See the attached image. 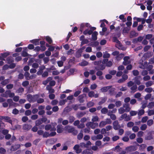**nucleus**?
Instances as JSON below:
<instances>
[{"instance_id": "obj_1", "label": "nucleus", "mask_w": 154, "mask_h": 154, "mask_svg": "<svg viewBox=\"0 0 154 154\" xmlns=\"http://www.w3.org/2000/svg\"><path fill=\"white\" fill-rule=\"evenodd\" d=\"M94 65L96 66L95 67V69L96 70L103 71L106 68V66L102 63V61L99 60L98 61H95L94 62Z\"/></svg>"}, {"instance_id": "obj_2", "label": "nucleus", "mask_w": 154, "mask_h": 154, "mask_svg": "<svg viewBox=\"0 0 154 154\" xmlns=\"http://www.w3.org/2000/svg\"><path fill=\"white\" fill-rule=\"evenodd\" d=\"M40 96L38 94H36L33 95L31 94H28L27 96V97L28 100L30 102H35L36 101L39 97Z\"/></svg>"}, {"instance_id": "obj_3", "label": "nucleus", "mask_w": 154, "mask_h": 154, "mask_svg": "<svg viewBox=\"0 0 154 154\" xmlns=\"http://www.w3.org/2000/svg\"><path fill=\"white\" fill-rule=\"evenodd\" d=\"M137 147L136 146H131L126 148L125 149L127 152L134 151L137 150Z\"/></svg>"}, {"instance_id": "obj_4", "label": "nucleus", "mask_w": 154, "mask_h": 154, "mask_svg": "<svg viewBox=\"0 0 154 154\" xmlns=\"http://www.w3.org/2000/svg\"><path fill=\"white\" fill-rule=\"evenodd\" d=\"M113 127L114 129L117 130L121 128L120 125L118 120L114 121L113 123Z\"/></svg>"}, {"instance_id": "obj_5", "label": "nucleus", "mask_w": 154, "mask_h": 154, "mask_svg": "<svg viewBox=\"0 0 154 154\" xmlns=\"http://www.w3.org/2000/svg\"><path fill=\"white\" fill-rule=\"evenodd\" d=\"M91 144V142L90 141H88L86 143L84 142H82L80 143V145L82 147H85L88 148L89 146Z\"/></svg>"}, {"instance_id": "obj_6", "label": "nucleus", "mask_w": 154, "mask_h": 154, "mask_svg": "<svg viewBox=\"0 0 154 154\" xmlns=\"http://www.w3.org/2000/svg\"><path fill=\"white\" fill-rule=\"evenodd\" d=\"M90 25L89 23H86V24L82 23L81 24L80 27L79 31L81 32V33L82 32L84 28L85 27H90Z\"/></svg>"}, {"instance_id": "obj_7", "label": "nucleus", "mask_w": 154, "mask_h": 154, "mask_svg": "<svg viewBox=\"0 0 154 154\" xmlns=\"http://www.w3.org/2000/svg\"><path fill=\"white\" fill-rule=\"evenodd\" d=\"M120 120L125 119V120L127 121L130 120L131 119L130 117L128 116H127L126 113H124L122 114L120 117Z\"/></svg>"}, {"instance_id": "obj_8", "label": "nucleus", "mask_w": 154, "mask_h": 154, "mask_svg": "<svg viewBox=\"0 0 154 154\" xmlns=\"http://www.w3.org/2000/svg\"><path fill=\"white\" fill-rule=\"evenodd\" d=\"M32 126L31 125L27 124H24L23 125V130L28 131L32 128Z\"/></svg>"}, {"instance_id": "obj_9", "label": "nucleus", "mask_w": 154, "mask_h": 154, "mask_svg": "<svg viewBox=\"0 0 154 154\" xmlns=\"http://www.w3.org/2000/svg\"><path fill=\"white\" fill-rule=\"evenodd\" d=\"M73 149L75 151V152L79 154L81 152L82 149L79 148V146L78 144L75 145L73 148Z\"/></svg>"}, {"instance_id": "obj_10", "label": "nucleus", "mask_w": 154, "mask_h": 154, "mask_svg": "<svg viewBox=\"0 0 154 154\" xmlns=\"http://www.w3.org/2000/svg\"><path fill=\"white\" fill-rule=\"evenodd\" d=\"M45 69V66L43 65L39 67V70L37 72V74L38 75H41L43 72V70Z\"/></svg>"}, {"instance_id": "obj_11", "label": "nucleus", "mask_w": 154, "mask_h": 154, "mask_svg": "<svg viewBox=\"0 0 154 154\" xmlns=\"http://www.w3.org/2000/svg\"><path fill=\"white\" fill-rule=\"evenodd\" d=\"M123 108H125L124 109L125 111V112H128L130 111L131 108L130 107V105L129 103H126L124 104L123 105Z\"/></svg>"}, {"instance_id": "obj_12", "label": "nucleus", "mask_w": 154, "mask_h": 154, "mask_svg": "<svg viewBox=\"0 0 154 154\" xmlns=\"http://www.w3.org/2000/svg\"><path fill=\"white\" fill-rule=\"evenodd\" d=\"M152 35L151 34H148L146 35L145 38L146 39H151L150 40V42L151 44L152 43V41L154 40V38H152Z\"/></svg>"}, {"instance_id": "obj_13", "label": "nucleus", "mask_w": 154, "mask_h": 154, "mask_svg": "<svg viewBox=\"0 0 154 154\" xmlns=\"http://www.w3.org/2000/svg\"><path fill=\"white\" fill-rule=\"evenodd\" d=\"M85 95V94H83L79 96L78 97V100L80 103H82L84 102L85 100L84 99V98Z\"/></svg>"}, {"instance_id": "obj_14", "label": "nucleus", "mask_w": 154, "mask_h": 154, "mask_svg": "<svg viewBox=\"0 0 154 154\" xmlns=\"http://www.w3.org/2000/svg\"><path fill=\"white\" fill-rule=\"evenodd\" d=\"M92 39L93 41H96L97 39V35L98 32L96 31H94L92 34Z\"/></svg>"}, {"instance_id": "obj_15", "label": "nucleus", "mask_w": 154, "mask_h": 154, "mask_svg": "<svg viewBox=\"0 0 154 154\" xmlns=\"http://www.w3.org/2000/svg\"><path fill=\"white\" fill-rule=\"evenodd\" d=\"M153 53L152 52H148L144 54L143 56L146 58H149L152 56Z\"/></svg>"}, {"instance_id": "obj_16", "label": "nucleus", "mask_w": 154, "mask_h": 154, "mask_svg": "<svg viewBox=\"0 0 154 154\" xmlns=\"http://www.w3.org/2000/svg\"><path fill=\"white\" fill-rule=\"evenodd\" d=\"M40 40L39 39H34L30 41V42L35 45H39V41Z\"/></svg>"}, {"instance_id": "obj_17", "label": "nucleus", "mask_w": 154, "mask_h": 154, "mask_svg": "<svg viewBox=\"0 0 154 154\" xmlns=\"http://www.w3.org/2000/svg\"><path fill=\"white\" fill-rule=\"evenodd\" d=\"M82 52V50L80 49L77 51L76 52L75 57L77 58H79L81 56V54Z\"/></svg>"}, {"instance_id": "obj_18", "label": "nucleus", "mask_w": 154, "mask_h": 154, "mask_svg": "<svg viewBox=\"0 0 154 154\" xmlns=\"http://www.w3.org/2000/svg\"><path fill=\"white\" fill-rule=\"evenodd\" d=\"M136 146H139V149L140 150H143L146 147V145L145 144H142L141 145H139L138 143H137Z\"/></svg>"}, {"instance_id": "obj_19", "label": "nucleus", "mask_w": 154, "mask_h": 154, "mask_svg": "<svg viewBox=\"0 0 154 154\" xmlns=\"http://www.w3.org/2000/svg\"><path fill=\"white\" fill-rule=\"evenodd\" d=\"M24 50L22 51V56L23 57H26L28 56V54L26 51L27 50V48L26 47H25L23 48Z\"/></svg>"}, {"instance_id": "obj_20", "label": "nucleus", "mask_w": 154, "mask_h": 154, "mask_svg": "<svg viewBox=\"0 0 154 154\" xmlns=\"http://www.w3.org/2000/svg\"><path fill=\"white\" fill-rule=\"evenodd\" d=\"M83 33L84 35H85L87 34L91 35L92 34V32L91 30H89L88 29H86L83 32Z\"/></svg>"}, {"instance_id": "obj_21", "label": "nucleus", "mask_w": 154, "mask_h": 154, "mask_svg": "<svg viewBox=\"0 0 154 154\" xmlns=\"http://www.w3.org/2000/svg\"><path fill=\"white\" fill-rule=\"evenodd\" d=\"M111 88L110 86L104 87L100 89L101 91L103 92H106Z\"/></svg>"}, {"instance_id": "obj_22", "label": "nucleus", "mask_w": 154, "mask_h": 154, "mask_svg": "<svg viewBox=\"0 0 154 154\" xmlns=\"http://www.w3.org/2000/svg\"><path fill=\"white\" fill-rule=\"evenodd\" d=\"M4 119L5 120V122L10 123L11 125L12 124V121L11 119V118L9 117L8 116H5Z\"/></svg>"}, {"instance_id": "obj_23", "label": "nucleus", "mask_w": 154, "mask_h": 154, "mask_svg": "<svg viewBox=\"0 0 154 154\" xmlns=\"http://www.w3.org/2000/svg\"><path fill=\"white\" fill-rule=\"evenodd\" d=\"M57 132L58 133H61L63 131L62 129V128L61 125H58L57 126Z\"/></svg>"}, {"instance_id": "obj_24", "label": "nucleus", "mask_w": 154, "mask_h": 154, "mask_svg": "<svg viewBox=\"0 0 154 154\" xmlns=\"http://www.w3.org/2000/svg\"><path fill=\"white\" fill-rule=\"evenodd\" d=\"M82 132V130H81L80 131V132L78 135L77 138L78 139V140H80L82 139L83 136Z\"/></svg>"}, {"instance_id": "obj_25", "label": "nucleus", "mask_w": 154, "mask_h": 154, "mask_svg": "<svg viewBox=\"0 0 154 154\" xmlns=\"http://www.w3.org/2000/svg\"><path fill=\"white\" fill-rule=\"evenodd\" d=\"M19 148L18 145H13L11 146V151H16L17 149Z\"/></svg>"}, {"instance_id": "obj_26", "label": "nucleus", "mask_w": 154, "mask_h": 154, "mask_svg": "<svg viewBox=\"0 0 154 154\" xmlns=\"http://www.w3.org/2000/svg\"><path fill=\"white\" fill-rule=\"evenodd\" d=\"M122 150V148L119 145L116 146L114 149V151L116 152H119Z\"/></svg>"}, {"instance_id": "obj_27", "label": "nucleus", "mask_w": 154, "mask_h": 154, "mask_svg": "<svg viewBox=\"0 0 154 154\" xmlns=\"http://www.w3.org/2000/svg\"><path fill=\"white\" fill-rule=\"evenodd\" d=\"M46 40L48 43L49 44H51L53 42V41L51 38L49 36H47L45 37Z\"/></svg>"}, {"instance_id": "obj_28", "label": "nucleus", "mask_w": 154, "mask_h": 154, "mask_svg": "<svg viewBox=\"0 0 154 154\" xmlns=\"http://www.w3.org/2000/svg\"><path fill=\"white\" fill-rule=\"evenodd\" d=\"M6 60L8 64H10L14 62V60L12 57L11 56L8 57L6 59Z\"/></svg>"}, {"instance_id": "obj_29", "label": "nucleus", "mask_w": 154, "mask_h": 154, "mask_svg": "<svg viewBox=\"0 0 154 154\" xmlns=\"http://www.w3.org/2000/svg\"><path fill=\"white\" fill-rule=\"evenodd\" d=\"M107 98L106 97L102 98L101 101H100L98 103V105H101L104 103L106 100Z\"/></svg>"}, {"instance_id": "obj_30", "label": "nucleus", "mask_w": 154, "mask_h": 154, "mask_svg": "<svg viewBox=\"0 0 154 154\" xmlns=\"http://www.w3.org/2000/svg\"><path fill=\"white\" fill-rule=\"evenodd\" d=\"M98 126V123H97L92 122V124H91L90 127L92 129H94L96 127H97Z\"/></svg>"}, {"instance_id": "obj_31", "label": "nucleus", "mask_w": 154, "mask_h": 154, "mask_svg": "<svg viewBox=\"0 0 154 154\" xmlns=\"http://www.w3.org/2000/svg\"><path fill=\"white\" fill-rule=\"evenodd\" d=\"M108 111V109L106 107L103 108L101 110V112L102 114H106Z\"/></svg>"}, {"instance_id": "obj_32", "label": "nucleus", "mask_w": 154, "mask_h": 154, "mask_svg": "<svg viewBox=\"0 0 154 154\" xmlns=\"http://www.w3.org/2000/svg\"><path fill=\"white\" fill-rule=\"evenodd\" d=\"M42 122L41 120V119H39L37 120L36 121L35 123V126H39L40 125H41L42 123Z\"/></svg>"}, {"instance_id": "obj_33", "label": "nucleus", "mask_w": 154, "mask_h": 154, "mask_svg": "<svg viewBox=\"0 0 154 154\" xmlns=\"http://www.w3.org/2000/svg\"><path fill=\"white\" fill-rule=\"evenodd\" d=\"M88 63L87 61H84L80 63L79 64L82 66H85L88 65Z\"/></svg>"}, {"instance_id": "obj_34", "label": "nucleus", "mask_w": 154, "mask_h": 154, "mask_svg": "<svg viewBox=\"0 0 154 154\" xmlns=\"http://www.w3.org/2000/svg\"><path fill=\"white\" fill-rule=\"evenodd\" d=\"M69 123H72L75 120V118L73 116H70L69 118Z\"/></svg>"}, {"instance_id": "obj_35", "label": "nucleus", "mask_w": 154, "mask_h": 154, "mask_svg": "<svg viewBox=\"0 0 154 154\" xmlns=\"http://www.w3.org/2000/svg\"><path fill=\"white\" fill-rule=\"evenodd\" d=\"M9 55H10L9 52H5L4 53H1V55L4 58H6L7 57H8Z\"/></svg>"}, {"instance_id": "obj_36", "label": "nucleus", "mask_w": 154, "mask_h": 154, "mask_svg": "<svg viewBox=\"0 0 154 154\" xmlns=\"http://www.w3.org/2000/svg\"><path fill=\"white\" fill-rule=\"evenodd\" d=\"M30 74L28 72H26L24 73V76H25L26 79L27 80H29V79L30 77Z\"/></svg>"}, {"instance_id": "obj_37", "label": "nucleus", "mask_w": 154, "mask_h": 154, "mask_svg": "<svg viewBox=\"0 0 154 154\" xmlns=\"http://www.w3.org/2000/svg\"><path fill=\"white\" fill-rule=\"evenodd\" d=\"M134 82L138 85H139L140 84V81L138 79L137 77H136L135 78Z\"/></svg>"}, {"instance_id": "obj_38", "label": "nucleus", "mask_w": 154, "mask_h": 154, "mask_svg": "<svg viewBox=\"0 0 154 154\" xmlns=\"http://www.w3.org/2000/svg\"><path fill=\"white\" fill-rule=\"evenodd\" d=\"M43 78L47 77L48 75V71H45L41 74Z\"/></svg>"}, {"instance_id": "obj_39", "label": "nucleus", "mask_w": 154, "mask_h": 154, "mask_svg": "<svg viewBox=\"0 0 154 154\" xmlns=\"http://www.w3.org/2000/svg\"><path fill=\"white\" fill-rule=\"evenodd\" d=\"M119 112L120 114L123 113L125 112V109L123 107H121L118 109Z\"/></svg>"}, {"instance_id": "obj_40", "label": "nucleus", "mask_w": 154, "mask_h": 154, "mask_svg": "<svg viewBox=\"0 0 154 154\" xmlns=\"http://www.w3.org/2000/svg\"><path fill=\"white\" fill-rule=\"evenodd\" d=\"M52 128L51 125L50 124L46 125L45 126V129L46 131H48Z\"/></svg>"}, {"instance_id": "obj_41", "label": "nucleus", "mask_w": 154, "mask_h": 154, "mask_svg": "<svg viewBox=\"0 0 154 154\" xmlns=\"http://www.w3.org/2000/svg\"><path fill=\"white\" fill-rule=\"evenodd\" d=\"M152 139V136L151 134H150L149 135L145 137V139L146 140H149Z\"/></svg>"}, {"instance_id": "obj_42", "label": "nucleus", "mask_w": 154, "mask_h": 154, "mask_svg": "<svg viewBox=\"0 0 154 154\" xmlns=\"http://www.w3.org/2000/svg\"><path fill=\"white\" fill-rule=\"evenodd\" d=\"M107 124V122L105 121H102L100 123L99 126L100 127H103L104 126Z\"/></svg>"}, {"instance_id": "obj_43", "label": "nucleus", "mask_w": 154, "mask_h": 154, "mask_svg": "<svg viewBox=\"0 0 154 154\" xmlns=\"http://www.w3.org/2000/svg\"><path fill=\"white\" fill-rule=\"evenodd\" d=\"M147 128V126L146 124H144L142 125L140 127V128L142 131L145 130Z\"/></svg>"}, {"instance_id": "obj_44", "label": "nucleus", "mask_w": 154, "mask_h": 154, "mask_svg": "<svg viewBox=\"0 0 154 154\" xmlns=\"http://www.w3.org/2000/svg\"><path fill=\"white\" fill-rule=\"evenodd\" d=\"M29 84V82L27 81H26L23 82H22V85L24 87H26L28 86Z\"/></svg>"}, {"instance_id": "obj_45", "label": "nucleus", "mask_w": 154, "mask_h": 154, "mask_svg": "<svg viewBox=\"0 0 154 154\" xmlns=\"http://www.w3.org/2000/svg\"><path fill=\"white\" fill-rule=\"evenodd\" d=\"M75 57H73L72 59H71L69 60L68 63L69 64H74L75 62Z\"/></svg>"}, {"instance_id": "obj_46", "label": "nucleus", "mask_w": 154, "mask_h": 154, "mask_svg": "<svg viewBox=\"0 0 154 154\" xmlns=\"http://www.w3.org/2000/svg\"><path fill=\"white\" fill-rule=\"evenodd\" d=\"M143 39V38L142 36H139L137 38H135L134 39V41H136V42H141L142 41Z\"/></svg>"}, {"instance_id": "obj_47", "label": "nucleus", "mask_w": 154, "mask_h": 154, "mask_svg": "<svg viewBox=\"0 0 154 154\" xmlns=\"http://www.w3.org/2000/svg\"><path fill=\"white\" fill-rule=\"evenodd\" d=\"M130 29L127 27H125L124 28L123 32L124 33H128L129 32Z\"/></svg>"}, {"instance_id": "obj_48", "label": "nucleus", "mask_w": 154, "mask_h": 154, "mask_svg": "<svg viewBox=\"0 0 154 154\" xmlns=\"http://www.w3.org/2000/svg\"><path fill=\"white\" fill-rule=\"evenodd\" d=\"M153 123V121L152 119L149 120L147 121V124L148 126H150L152 125Z\"/></svg>"}, {"instance_id": "obj_49", "label": "nucleus", "mask_w": 154, "mask_h": 154, "mask_svg": "<svg viewBox=\"0 0 154 154\" xmlns=\"http://www.w3.org/2000/svg\"><path fill=\"white\" fill-rule=\"evenodd\" d=\"M136 140L139 143H141L143 142V139L142 138L139 137Z\"/></svg>"}, {"instance_id": "obj_50", "label": "nucleus", "mask_w": 154, "mask_h": 154, "mask_svg": "<svg viewBox=\"0 0 154 154\" xmlns=\"http://www.w3.org/2000/svg\"><path fill=\"white\" fill-rule=\"evenodd\" d=\"M139 129V128L136 126H134L132 128V130L134 132H137Z\"/></svg>"}, {"instance_id": "obj_51", "label": "nucleus", "mask_w": 154, "mask_h": 154, "mask_svg": "<svg viewBox=\"0 0 154 154\" xmlns=\"http://www.w3.org/2000/svg\"><path fill=\"white\" fill-rule=\"evenodd\" d=\"M59 108L57 106H55L52 108V111L54 112H56L58 111Z\"/></svg>"}, {"instance_id": "obj_52", "label": "nucleus", "mask_w": 154, "mask_h": 154, "mask_svg": "<svg viewBox=\"0 0 154 154\" xmlns=\"http://www.w3.org/2000/svg\"><path fill=\"white\" fill-rule=\"evenodd\" d=\"M132 73L134 76H137L139 74V71L137 70H134L132 71Z\"/></svg>"}, {"instance_id": "obj_53", "label": "nucleus", "mask_w": 154, "mask_h": 154, "mask_svg": "<svg viewBox=\"0 0 154 154\" xmlns=\"http://www.w3.org/2000/svg\"><path fill=\"white\" fill-rule=\"evenodd\" d=\"M49 137V134L48 132L45 131L44 133V132L43 135V137L44 138H47Z\"/></svg>"}, {"instance_id": "obj_54", "label": "nucleus", "mask_w": 154, "mask_h": 154, "mask_svg": "<svg viewBox=\"0 0 154 154\" xmlns=\"http://www.w3.org/2000/svg\"><path fill=\"white\" fill-rule=\"evenodd\" d=\"M145 91L148 93H151L152 91V88H146L145 89Z\"/></svg>"}, {"instance_id": "obj_55", "label": "nucleus", "mask_w": 154, "mask_h": 154, "mask_svg": "<svg viewBox=\"0 0 154 154\" xmlns=\"http://www.w3.org/2000/svg\"><path fill=\"white\" fill-rule=\"evenodd\" d=\"M32 112L30 110H27L25 111V114L26 116H29L31 114Z\"/></svg>"}, {"instance_id": "obj_56", "label": "nucleus", "mask_w": 154, "mask_h": 154, "mask_svg": "<svg viewBox=\"0 0 154 154\" xmlns=\"http://www.w3.org/2000/svg\"><path fill=\"white\" fill-rule=\"evenodd\" d=\"M94 93L93 91H91L89 92L88 95L89 97H92L94 96Z\"/></svg>"}, {"instance_id": "obj_57", "label": "nucleus", "mask_w": 154, "mask_h": 154, "mask_svg": "<svg viewBox=\"0 0 154 154\" xmlns=\"http://www.w3.org/2000/svg\"><path fill=\"white\" fill-rule=\"evenodd\" d=\"M112 63L110 61H108L107 62L105 65L106 66L108 67H110L112 66Z\"/></svg>"}, {"instance_id": "obj_58", "label": "nucleus", "mask_w": 154, "mask_h": 154, "mask_svg": "<svg viewBox=\"0 0 154 154\" xmlns=\"http://www.w3.org/2000/svg\"><path fill=\"white\" fill-rule=\"evenodd\" d=\"M19 112V110L16 108H15L13 110L12 113L14 115H17L18 114Z\"/></svg>"}, {"instance_id": "obj_59", "label": "nucleus", "mask_w": 154, "mask_h": 154, "mask_svg": "<svg viewBox=\"0 0 154 154\" xmlns=\"http://www.w3.org/2000/svg\"><path fill=\"white\" fill-rule=\"evenodd\" d=\"M37 102L38 103H43L44 101V100L43 99L40 98L37 99Z\"/></svg>"}, {"instance_id": "obj_60", "label": "nucleus", "mask_w": 154, "mask_h": 154, "mask_svg": "<svg viewBox=\"0 0 154 154\" xmlns=\"http://www.w3.org/2000/svg\"><path fill=\"white\" fill-rule=\"evenodd\" d=\"M94 103L92 102H89L87 103V106L88 107H90L94 106Z\"/></svg>"}, {"instance_id": "obj_61", "label": "nucleus", "mask_w": 154, "mask_h": 154, "mask_svg": "<svg viewBox=\"0 0 154 154\" xmlns=\"http://www.w3.org/2000/svg\"><path fill=\"white\" fill-rule=\"evenodd\" d=\"M14 85L12 84H9L6 85V88L8 89H11L13 87Z\"/></svg>"}, {"instance_id": "obj_62", "label": "nucleus", "mask_w": 154, "mask_h": 154, "mask_svg": "<svg viewBox=\"0 0 154 154\" xmlns=\"http://www.w3.org/2000/svg\"><path fill=\"white\" fill-rule=\"evenodd\" d=\"M152 84V82L151 81H149L146 83V87H148L151 86Z\"/></svg>"}, {"instance_id": "obj_63", "label": "nucleus", "mask_w": 154, "mask_h": 154, "mask_svg": "<svg viewBox=\"0 0 154 154\" xmlns=\"http://www.w3.org/2000/svg\"><path fill=\"white\" fill-rule=\"evenodd\" d=\"M74 128H75L73 127H69L67 129V131L69 133H72L73 131H74Z\"/></svg>"}, {"instance_id": "obj_64", "label": "nucleus", "mask_w": 154, "mask_h": 154, "mask_svg": "<svg viewBox=\"0 0 154 154\" xmlns=\"http://www.w3.org/2000/svg\"><path fill=\"white\" fill-rule=\"evenodd\" d=\"M90 153V150L88 149H86L84 150L82 152V154H88Z\"/></svg>"}]
</instances>
